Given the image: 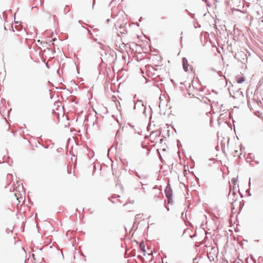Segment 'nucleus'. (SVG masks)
<instances>
[{
  "mask_svg": "<svg viewBox=\"0 0 263 263\" xmlns=\"http://www.w3.org/2000/svg\"><path fill=\"white\" fill-rule=\"evenodd\" d=\"M164 192L167 199V203L168 204H173V191L170 184L166 186Z\"/></svg>",
  "mask_w": 263,
  "mask_h": 263,
  "instance_id": "f257e3e1",
  "label": "nucleus"
},
{
  "mask_svg": "<svg viewBox=\"0 0 263 263\" xmlns=\"http://www.w3.org/2000/svg\"><path fill=\"white\" fill-rule=\"evenodd\" d=\"M238 196L235 192H233L232 195L229 193L228 196V199L229 200L232 206H233V202H235L237 200Z\"/></svg>",
  "mask_w": 263,
  "mask_h": 263,
  "instance_id": "f03ea898",
  "label": "nucleus"
},
{
  "mask_svg": "<svg viewBox=\"0 0 263 263\" xmlns=\"http://www.w3.org/2000/svg\"><path fill=\"white\" fill-rule=\"evenodd\" d=\"M182 66H183V68L184 69V70L186 72H187L189 69H188V67L189 66V64H188V61H187V60L186 58H183L182 59Z\"/></svg>",
  "mask_w": 263,
  "mask_h": 263,
  "instance_id": "7ed1b4c3",
  "label": "nucleus"
},
{
  "mask_svg": "<svg viewBox=\"0 0 263 263\" xmlns=\"http://www.w3.org/2000/svg\"><path fill=\"white\" fill-rule=\"evenodd\" d=\"M126 33H127V31L125 29L122 30L121 27H120L119 30L118 29L117 32H116L118 36H120V34H125Z\"/></svg>",
  "mask_w": 263,
  "mask_h": 263,
  "instance_id": "20e7f679",
  "label": "nucleus"
},
{
  "mask_svg": "<svg viewBox=\"0 0 263 263\" xmlns=\"http://www.w3.org/2000/svg\"><path fill=\"white\" fill-rule=\"evenodd\" d=\"M139 247L140 250L143 252V255H145L146 253V250L145 249V245L144 244V242H142L141 243H140Z\"/></svg>",
  "mask_w": 263,
  "mask_h": 263,
  "instance_id": "39448f33",
  "label": "nucleus"
},
{
  "mask_svg": "<svg viewBox=\"0 0 263 263\" xmlns=\"http://www.w3.org/2000/svg\"><path fill=\"white\" fill-rule=\"evenodd\" d=\"M245 81V78L243 77H240L238 78L237 82L239 84L242 83Z\"/></svg>",
  "mask_w": 263,
  "mask_h": 263,
  "instance_id": "423d86ee",
  "label": "nucleus"
},
{
  "mask_svg": "<svg viewBox=\"0 0 263 263\" xmlns=\"http://www.w3.org/2000/svg\"><path fill=\"white\" fill-rule=\"evenodd\" d=\"M231 181H232V182L233 183V184L235 185L237 182V179L233 178Z\"/></svg>",
  "mask_w": 263,
  "mask_h": 263,
  "instance_id": "0eeeda50",
  "label": "nucleus"
},
{
  "mask_svg": "<svg viewBox=\"0 0 263 263\" xmlns=\"http://www.w3.org/2000/svg\"><path fill=\"white\" fill-rule=\"evenodd\" d=\"M142 106L144 108L143 113L146 115V107L142 104Z\"/></svg>",
  "mask_w": 263,
  "mask_h": 263,
  "instance_id": "6e6552de",
  "label": "nucleus"
},
{
  "mask_svg": "<svg viewBox=\"0 0 263 263\" xmlns=\"http://www.w3.org/2000/svg\"><path fill=\"white\" fill-rule=\"evenodd\" d=\"M177 145H178V147H179L180 146H181V142L179 140H177Z\"/></svg>",
  "mask_w": 263,
  "mask_h": 263,
  "instance_id": "1a4fd4ad",
  "label": "nucleus"
},
{
  "mask_svg": "<svg viewBox=\"0 0 263 263\" xmlns=\"http://www.w3.org/2000/svg\"><path fill=\"white\" fill-rule=\"evenodd\" d=\"M155 135V136H157V132H152L151 133V136H153V135Z\"/></svg>",
  "mask_w": 263,
  "mask_h": 263,
  "instance_id": "9d476101",
  "label": "nucleus"
},
{
  "mask_svg": "<svg viewBox=\"0 0 263 263\" xmlns=\"http://www.w3.org/2000/svg\"><path fill=\"white\" fill-rule=\"evenodd\" d=\"M246 192L247 193H248V196H251V194L250 193V189H248L247 191H246Z\"/></svg>",
  "mask_w": 263,
  "mask_h": 263,
  "instance_id": "9b49d317",
  "label": "nucleus"
},
{
  "mask_svg": "<svg viewBox=\"0 0 263 263\" xmlns=\"http://www.w3.org/2000/svg\"><path fill=\"white\" fill-rule=\"evenodd\" d=\"M14 191H15V193H14V194H15V196L16 197L17 199V200H18V199H18V198H19V197H18V196H17L16 190H15Z\"/></svg>",
  "mask_w": 263,
  "mask_h": 263,
  "instance_id": "f8f14e48",
  "label": "nucleus"
},
{
  "mask_svg": "<svg viewBox=\"0 0 263 263\" xmlns=\"http://www.w3.org/2000/svg\"><path fill=\"white\" fill-rule=\"evenodd\" d=\"M165 207L168 211H170V208L166 204H165Z\"/></svg>",
  "mask_w": 263,
  "mask_h": 263,
  "instance_id": "ddd939ff",
  "label": "nucleus"
},
{
  "mask_svg": "<svg viewBox=\"0 0 263 263\" xmlns=\"http://www.w3.org/2000/svg\"><path fill=\"white\" fill-rule=\"evenodd\" d=\"M234 11H236L240 12L242 13V11H240L239 10L237 9H234Z\"/></svg>",
  "mask_w": 263,
  "mask_h": 263,
  "instance_id": "4468645a",
  "label": "nucleus"
},
{
  "mask_svg": "<svg viewBox=\"0 0 263 263\" xmlns=\"http://www.w3.org/2000/svg\"><path fill=\"white\" fill-rule=\"evenodd\" d=\"M189 14H190V15H191L193 18H194V14H192V13H190H190H189Z\"/></svg>",
  "mask_w": 263,
  "mask_h": 263,
  "instance_id": "2eb2a0df",
  "label": "nucleus"
},
{
  "mask_svg": "<svg viewBox=\"0 0 263 263\" xmlns=\"http://www.w3.org/2000/svg\"><path fill=\"white\" fill-rule=\"evenodd\" d=\"M136 175L139 178H141V177L140 176V175H139V174L137 173H136Z\"/></svg>",
  "mask_w": 263,
  "mask_h": 263,
  "instance_id": "dca6fc26",
  "label": "nucleus"
},
{
  "mask_svg": "<svg viewBox=\"0 0 263 263\" xmlns=\"http://www.w3.org/2000/svg\"><path fill=\"white\" fill-rule=\"evenodd\" d=\"M195 236H196V234H194V235H190V237L192 238H193L194 237H195Z\"/></svg>",
  "mask_w": 263,
  "mask_h": 263,
  "instance_id": "f3484780",
  "label": "nucleus"
},
{
  "mask_svg": "<svg viewBox=\"0 0 263 263\" xmlns=\"http://www.w3.org/2000/svg\"><path fill=\"white\" fill-rule=\"evenodd\" d=\"M119 133V131L118 130L117 132H116V137L118 136V133Z\"/></svg>",
  "mask_w": 263,
  "mask_h": 263,
  "instance_id": "a211bd4d",
  "label": "nucleus"
},
{
  "mask_svg": "<svg viewBox=\"0 0 263 263\" xmlns=\"http://www.w3.org/2000/svg\"><path fill=\"white\" fill-rule=\"evenodd\" d=\"M250 181H251V178H250V179H249V186H250V185H251V182H250Z\"/></svg>",
  "mask_w": 263,
  "mask_h": 263,
  "instance_id": "6ab92c4d",
  "label": "nucleus"
},
{
  "mask_svg": "<svg viewBox=\"0 0 263 263\" xmlns=\"http://www.w3.org/2000/svg\"><path fill=\"white\" fill-rule=\"evenodd\" d=\"M120 196L119 195H116V198H119Z\"/></svg>",
  "mask_w": 263,
  "mask_h": 263,
  "instance_id": "aec40b11",
  "label": "nucleus"
},
{
  "mask_svg": "<svg viewBox=\"0 0 263 263\" xmlns=\"http://www.w3.org/2000/svg\"><path fill=\"white\" fill-rule=\"evenodd\" d=\"M236 56H237V54H236L234 55V58H235V59H237V58Z\"/></svg>",
  "mask_w": 263,
  "mask_h": 263,
  "instance_id": "412c9836",
  "label": "nucleus"
},
{
  "mask_svg": "<svg viewBox=\"0 0 263 263\" xmlns=\"http://www.w3.org/2000/svg\"><path fill=\"white\" fill-rule=\"evenodd\" d=\"M116 148H117V145H118V142L117 141H116Z\"/></svg>",
  "mask_w": 263,
  "mask_h": 263,
  "instance_id": "4be33fe9",
  "label": "nucleus"
},
{
  "mask_svg": "<svg viewBox=\"0 0 263 263\" xmlns=\"http://www.w3.org/2000/svg\"><path fill=\"white\" fill-rule=\"evenodd\" d=\"M197 27L200 28L201 27V26L199 24H197Z\"/></svg>",
  "mask_w": 263,
  "mask_h": 263,
  "instance_id": "5701e85b",
  "label": "nucleus"
},
{
  "mask_svg": "<svg viewBox=\"0 0 263 263\" xmlns=\"http://www.w3.org/2000/svg\"><path fill=\"white\" fill-rule=\"evenodd\" d=\"M211 69L213 71H215V70L213 68H211Z\"/></svg>",
  "mask_w": 263,
  "mask_h": 263,
  "instance_id": "b1692460",
  "label": "nucleus"
},
{
  "mask_svg": "<svg viewBox=\"0 0 263 263\" xmlns=\"http://www.w3.org/2000/svg\"><path fill=\"white\" fill-rule=\"evenodd\" d=\"M119 187L121 188V189H122V187H122V185H119Z\"/></svg>",
  "mask_w": 263,
  "mask_h": 263,
  "instance_id": "393cba45",
  "label": "nucleus"
},
{
  "mask_svg": "<svg viewBox=\"0 0 263 263\" xmlns=\"http://www.w3.org/2000/svg\"><path fill=\"white\" fill-rule=\"evenodd\" d=\"M137 104H138V103H136V104H135V108H136V106H137Z\"/></svg>",
  "mask_w": 263,
  "mask_h": 263,
  "instance_id": "a878e982",
  "label": "nucleus"
},
{
  "mask_svg": "<svg viewBox=\"0 0 263 263\" xmlns=\"http://www.w3.org/2000/svg\"><path fill=\"white\" fill-rule=\"evenodd\" d=\"M162 141H163V139H161L160 140V143H162Z\"/></svg>",
  "mask_w": 263,
  "mask_h": 263,
  "instance_id": "bb28decb",
  "label": "nucleus"
},
{
  "mask_svg": "<svg viewBox=\"0 0 263 263\" xmlns=\"http://www.w3.org/2000/svg\"><path fill=\"white\" fill-rule=\"evenodd\" d=\"M255 163H257V164H258V163H259V162H258V161H255Z\"/></svg>",
  "mask_w": 263,
  "mask_h": 263,
  "instance_id": "cd10ccee",
  "label": "nucleus"
},
{
  "mask_svg": "<svg viewBox=\"0 0 263 263\" xmlns=\"http://www.w3.org/2000/svg\"><path fill=\"white\" fill-rule=\"evenodd\" d=\"M116 108H117V109L118 110H119V109H118V107H117V103H116Z\"/></svg>",
  "mask_w": 263,
  "mask_h": 263,
  "instance_id": "c85d7f7f",
  "label": "nucleus"
},
{
  "mask_svg": "<svg viewBox=\"0 0 263 263\" xmlns=\"http://www.w3.org/2000/svg\"><path fill=\"white\" fill-rule=\"evenodd\" d=\"M240 196H241V197H243V195H242V194L240 193Z\"/></svg>",
  "mask_w": 263,
  "mask_h": 263,
  "instance_id": "c756f323",
  "label": "nucleus"
},
{
  "mask_svg": "<svg viewBox=\"0 0 263 263\" xmlns=\"http://www.w3.org/2000/svg\"><path fill=\"white\" fill-rule=\"evenodd\" d=\"M18 27H19V25H17V26L16 25L15 27V28H16V27L18 28Z\"/></svg>",
  "mask_w": 263,
  "mask_h": 263,
  "instance_id": "7c9ffc66",
  "label": "nucleus"
},
{
  "mask_svg": "<svg viewBox=\"0 0 263 263\" xmlns=\"http://www.w3.org/2000/svg\"><path fill=\"white\" fill-rule=\"evenodd\" d=\"M18 27H19V25H17V26L16 25L15 27V28H16V27L18 28Z\"/></svg>",
  "mask_w": 263,
  "mask_h": 263,
  "instance_id": "2f4dec72",
  "label": "nucleus"
},
{
  "mask_svg": "<svg viewBox=\"0 0 263 263\" xmlns=\"http://www.w3.org/2000/svg\"><path fill=\"white\" fill-rule=\"evenodd\" d=\"M18 27H19V25H17V26L16 25L15 27V28H16V27L18 28Z\"/></svg>",
  "mask_w": 263,
  "mask_h": 263,
  "instance_id": "473e14b6",
  "label": "nucleus"
},
{
  "mask_svg": "<svg viewBox=\"0 0 263 263\" xmlns=\"http://www.w3.org/2000/svg\"><path fill=\"white\" fill-rule=\"evenodd\" d=\"M139 21V22H141V18H140Z\"/></svg>",
  "mask_w": 263,
  "mask_h": 263,
  "instance_id": "72a5a7b5",
  "label": "nucleus"
},
{
  "mask_svg": "<svg viewBox=\"0 0 263 263\" xmlns=\"http://www.w3.org/2000/svg\"><path fill=\"white\" fill-rule=\"evenodd\" d=\"M116 121H118V120H117V118H116Z\"/></svg>",
  "mask_w": 263,
  "mask_h": 263,
  "instance_id": "f704fd0d",
  "label": "nucleus"
},
{
  "mask_svg": "<svg viewBox=\"0 0 263 263\" xmlns=\"http://www.w3.org/2000/svg\"><path fill=\"white\" fill-rule=\"evenodd\" d=\"M243 54L246 57V54H245V53H243Z\"/></svg>",
  "mask_w": 263,
  "mask_h": 263,
  "instance_id": "c9c22d12",
  "label": "nucleus"
},
{
  "mask_svg": "<svg viewBox=\"0 0 263 263\" xmlns=\"http://www.w3.org/2000/svg\"><path fill=\"white\" fill-rule=\"evenodd\" d=\"M118 80H119V79L117 78L116 81H118Z\"/></svg>",
  "mask_w": 263,
  "mask_h": 263,
  "instance_id": "e433bc0d",
  "label": "nucleus"
}]
</instances>
